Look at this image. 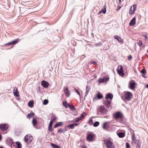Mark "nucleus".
<instances>
[{
	"label": "nucleus",
	"mask_w": 148,
	"mask_h": 148,
	"mask_svg": "<svg viewBox=\"0 0 148 148\" xmlns=\"http://www.w3.org/2000/svg\"><path fill=\"white\" fill-rule=\"evenodd\" d=\"M146 87L147 88H148V83L146 84Z\"/></svg>",
	"instance_id": "e2e57ef3"
},
{
	"label": "nucleus",
	"mask_w": 148,
	"mask_h": 148,
	"mask_svg": "<svg viewBox=\"0 0 148 148\" xmlns=\"http://www.w3.org/2000/svg\"><path fill=\"white\" fill-rule=\"evenodd\" d=\"M34 115L35 113L32 111L27 115V117L28 118L30 119L32 116L34 117Z\"/></svg>",
	"instance_id": "bb28decb"
},
{
	"label": "nucleus",
	"mask_w": 148,
	"mask_h": 148,
	"mask_svg": "<svg viewBox=\"0 0 148 148\" xmlns=\"http://www.w3.org/2000/svg\"><path fill=\"white\" fill-rule=\"evenodd\" d=\"M130 132L132 134H132H133L134 133V130H132V129H130Z\"/></svg>",
	"instance_id": "4d7b16f0"
},
{
	"label": "nucleus",
	"mask_w": 148,
	"mask_h": 148,
	"mask_svg": "<svg viewBox=\"0 0 148 148\" xmlns=\"http://www.w3.org/2000/svg\"><path fill=\"white\" fill-rule=\"evenodd\" d=\"M104 143L106 144V146L107 148H114L115 146L114 144L110 140H103Z\"/></svg>",
	"instance_id": "f03ea898"
},
{
	"label": "nucleus",
	"mask_w": 148,
	"mask_h": 148,
	"mask_svg": "<svg viewBox=\"0 0 148 148\" xmlns=\"http://www.w3.org/2000/svg\"><path fill=\"white\" fill-rule=\"evenodd\" d=\"M24 140L25 142L29 143L32 140L33 137L30 135L29 136L28 135H27L25 136Z\"/></svg>",
	"instance_id": "423d86ee"
},
{
	"label": "nucleus",
	"mask_w": 148,
	"mask_h": 148,
	"mask_svg": "<svg viewBox=\"0 0 148 148\" xmlns=\"http://www.w3.org/2000/svg\"><path fill=\"white\" fill-rule=\"evenodd\" d=\"M41 84L42 86L45 88H47L49 85V84L45 80H42L41 82Z\"/></svg>",
	"instance_id": "2eb2a0df"
},
{
	"label": "nucleus",
	"mask_w": 148,
	"mask_h": 148,
	"mask_svg": "<svg viewBox=\"0 0 148 148\" xmlns=\"http://www.w3.org/2000/svg\"><path fill=\"white\" fill-rule=\"evenodd\" d=\"M56 119H57V118L56 117L54 116V117L53 119H52V120H53V121H54H54L55 120H56Z\"/></svg>",
	"instance_id": "13d9d810"
},
{
	"label": "nucleus",
	"mask_w": 148,
	"mask_h": 148,
	"mask_svg": "<svg viewBox=\"0 0 148 148\" xmlns=\"http://www.w3.org/2000/svg\"><path fill=\"white\" fill-rule=\"evenodd\" d=\"M57 132L58 133H64V130H63L62 128H60L58 130Z\"/></svg>",
	"instance_id": "79ce46f5"
},
{
	"label": "nucleus",
	"mask_w": 148,
	"mask_h": 148,
	"mask_svg": "<svg viewBox=\"0 0 148 148\" xmlns=\"http://www.w3.org/2000/svg\"><path fill=\"white\" fill-rule=\"evenodd\" d=\"M117 71L118 74L121 77H123L124 76V73H123V68L122 66H121L119 68V66H118L117 68Z\"/></svg>",
	"instance_id": "6e6552de"
},
{
	"label": "nucleus",
	"mask_w": 148,
	"mask_h": 148,
	"mask_svg": "<svg viewBox=\"0 0 148 148\" xmlns=\"http://www.w3.org/2000/svg\"><path fill=\"white\" fill-rule=\"evenodd\" d=\"M82 148H87L85 146H83L82 147Z\"/></svg>",
	"instance_id": "338daca9"
},
{
	"label": "nucleus",
	"mask_w": 148,
	"mask_h": 148,
	"mask_svg": "<svg viewBox=\"0 0 148 148\" xmlns=\"http://www.w3.org/2000/svg\"><path fill=\"white\" fill-rule=\"evenodd\" d=\"M8 140L9 143L11 144V148H13V147H14L15 144L14 143L13 139L11 138H10L8 139Z\"/></svg>",
	"instance_id": "a878e982"
},
{
	"label": "nucleus",
	"mask_w": 148,
	"mask_h": 148,
	"mask_svg": "<svg viewBox=\"0 0 148 148\" xmlns=\"http://www.w3.org/2000/svg\"><path fill=\"white\" fill-rule=\"evenodd\" d=\"M140 73L142 74V76L145 78H147V77L145 75L146 73V70L144 69H142L140 71Z\"/></svg>",
	"instance_id": "c85d7f7f"
},
{
	"label": "nucleus",
	"mask_w": 148,
	"mask_h": 148,
	"mask_svg": "<svg viewBox=\"0 0 148 148\" xmlns=\"http://www.w3.org/2000/svg\"><path fill=\"white\" fill-rule=\"evenodd\" d=\"M2 136L0 134V141H1V139H2Z\"/></svg>",
	"instance_id": "052dcab7"
},
{
	"label": "nucleus",
	"mask_w": 148,
	"mask_h": 148,
	"mask_svg": "<svg viewBox=\"0 0 148 148\" xmlns=\"http://www.w3.org/2000/svg\"><path fill=\"white\" fill-rule=\"evenodd\" d=\"M73 124H74V125L77 126L79 125V123H73Z\"/></svg>",
	"instance_id": "bf43d9fd"
},
{
	"label": "nucleus",
	"mask_w": 148,
	"mask_h": 148,
	"mask_svg": "<svg viewBox=\"0 0 148 148\" xmlns=\"http://www.w3.org/2000/svg\"><path fill=\"white\" fill-rule=\"evenodd\" d=\"M117 134L118 136L121 138H122L124 137L125 135V133L122 132H119L117 133Z\"/></svg>",
	"instance_id": "aec40b11"
},
{
	"label": "nucleus",
	"mask_w": 148,
	"mask_h": 148,
	"mask_svg": "<svg viewBox=\"0 0 148 148\" xmlns=\"http://www.w3.org/2000/svg\"><path fill=\"white\" fill-rule=\"evenodd\" d=\"M143 36L145 38V40H146L148 38L147 35H143Z\"/></svg>",
	"instance_id": "6e6d98bb"
},
{
	"label": "nucleus",
	"mask_w": 148,
	"mask_h": 148,
	"mask_svg": "<svg viewBox=\"0 0 148 148\" xmlns=\"http://www.w3.org/2000/svg\"><path fill=\"white\" fill-rule=\"evenodd\" d=\"M15 88H14L13 89V94L16 97H18L19 95L17 89L16 88V91L15 90Z\"/></svg>",
	"instance_id": "c756f323"
},
{
	"label": "nucleus",
	"mask_w": 148,
	"mask_h": 148,
	"mask_svg": "<svg viewBox=\"0 0 148 148\" xmlns=\"http://www.w3.org/2000/svg\"><path fill=\"white\" fill-rule=\"evenodd\" d=\"M90 87L88 86H86V90L85 94L84 97H86L88 94V93L90 90Z\"/></svg>",
	"instance_id": "473e14b6"
},
{
	"label": "nucleus",
	"mask_w": 148,
	"mask_h": 148,
	"mask_svg": "<svg viewBox=\"0 0 148 148\" xmlns=\"http://www.w3.org/2000/svg\"><path fill=\"white\" fill-rule=\"evenodd\" d=\"M138 44L139 46H141L143 44L142 41L141 40H139L138 42L137 43Z\"/></svg>",
	"instance_id": "a18cd8bd"
},
{
	"label": "nucleus",
	"mask_w": 148,
	"mask_h": 148,
	"mask_svg": "<svg viewBox=\"0 0 148 148\" xmlns=\"http://www.w3.org/2000/svg\"><path fill=\"white\" fill-rule=\"evenodd\" d=\"M88 123L89 125H91L93 123V121L92 119H90L89 121H88Z\"/></svg>",
	"instance_id": "37998d69"
},
{
	"label": "nucleus",
	"mask_w": 148,
	"mask_h": 148,
	"mask_svg": "<svg viewBox=\"0 0 148 148\" xmlns=\"http://www.w3.org/2000/svg\"><path fill=\"white\" fill-rule=\"evenodd\" d=\"M67 126H68L70 129H73L74 128V124H73L67 125Z\"/></svg>",
	"instance_id": "e433bc0d"
},
{
	"label": "nucleus",
	"mask_w": 148,
	"mask_h": 148,
	"mask_svg": "<svg viewBox=\"0 0 148 148\" xmlns=\"http://www.w3.org/2000/svg\"><path fill=\"white\" fill-rule=\"evenodd\" d=\"M86 115V112H83L79 116L80 118H81V119H82Z\"/></svg>",
	"instance_id": "c9c22d12"
},
{
	"label": "nucleus",
	"mask_w": 148,
	"mask_h": 148,
	"mask_svg": "<svg viewBox=\"0 0 148 148\" xmlns=\"http://www.w3.org/2000/svg\"><path fill=\"white\" fill-rule=\"evenodd\" d=\"M99 110L100 112L104 114H106L108 112V110L103 106H101L99 107Z\"/></svg>",
	"instance_id": "9d476101"
},
{
	"label": "nucleus",
	"mask_w": 148,
	"mask_h": 148,
	"mask_svg": "<svg viewBox=\"0 0 148 148\" xmlns=\"http://www.w3.org/2000/svg\"><path fill=\"white\" fill-rule=\"evenodd\" d=\"M99 121H95L93 124V126L94 127H97L99 125Z\"/></svg>",
	"instance_id": "f704fd0d"
},
{
	"label": "nucleus",
	"mask_w": 148,
	"mask_h": 148,
	"mask_svg": "<svg viewBox=\"0 0 148 148\" xmlns=\"http://www.w3.org/2000/svg\"><path fill=\"white\" fill-rule=\"evenodd\" d=\"M75 92H76L78 95L80 97V94L79 90L77 89H75Z\"/></svg>",
	"instance_id": "8fccbe9b"
},
{
	"label": "nucleus",
	"mask_w": 148,
	"mask_h": 148,
	"mask_svg": "<svg viewBox=\"0 0 148 148\" xmlns=\"http://www.w3.org/2000/svg\"><path fill=\"white\" fill-rule=\"evenodd\" d=\"M95 137L96 135L90 132L87 134L86 139L89 141H92L95 140Z\"/></svg>",
	"instance_id": "7ed1b4c3"
},
{
	"label": "nucleus",
	"mask_w": 148,
	"mask_h": 148,
	"mask_svg": "<svg viewBox=\"0 0 148 148\" xmlns=\"http://www.w3.org/2000/svg\"><path fill=\"white\" fill-rule=\"evenodd\" d=\"M106 5H103L102 9L101 10V12L103 14H105L106 12Z\"/></svg>",
	"instance_id": "2f4dec72"
},
{
	"label": "nucleus",
	"mask_w": 148,
	"mask_h": 148,
	"mask_svg": "<svg viewBox=\"0 0 148 148\" xmlns=\"http://www.w3.org/2000/svg\"><path fill=\"white\" fill-rule=\"evenodd\" d=\"M132 6L130 9L129 14H134L133 12V10H132Z\"/></svg>",
	"instance_id": "c03bdc74"
},
{
	"label": "nucleus",
	"mask_w": 148,
	"mask_h": 148,
	"mask_svg": "<svg viewBox=\"0 0 148 148\" xmlns=\"http://www.w3.org/2000/svg\"><path fill=\"white\" fill-rule=\"evenodd\" d=\"M53 122L54 121H53V120H51L49 123V125L51 126H52V125Z\"/></svg>",
	"instance_id": "09e8293b"
},
{
	"label": "nucleus",
	"mask_w": 148,
	"mask_h": 148,
	"mask_svg": "<svg viewBox=\"0 0 148 148\" xmlns=\"http://www.w3.org/2000/svg\"><path fill=\"white\" fill-rule=\"evenodd\" d=\"M34 101L31 100L29 101L28 103V106L30 108H32L34 106Z\"/></svg>",
	"instance_id": "cd10ccee"
},
{
	"label": "nucleus",
	"mask_w": 148,
	"mask_h": 148,
	"mask_svg": "<svg viewBox=\"0 0 148 148\" xmlns=\"http://www.w3.org/2000/svg\"><path fill=\"white\" fill-rule=\"evenodd\" d=\"M16 144H15L14 147L15 146L16 148H21L22 145L21 143L19 141H17L16 142Z\"/></svg>",
	"instance_id": "b1692460"
},
{
	"label": "nucleus",
	"mask_w": 148,
	"mask_h": 148,
	"mask_svg": "<svg viewBox=\"0 0 148 148\" xmlns=\"http://www.w3.org/2000/svg\"><path fill=\"white\" fill-rule=\"evenodd\" d=\"M32 123L33 125V127L35 128L36 129H38L39 128L37 127L38 126V122L37 121L36 118L35 117H34L32 120Z\"/></svg>",
	"instance_id": "f8f14e48"
},
{
	"label": "nucleus",
	"mask_w": 148,
	"mask_h": 148,
	"mask_svg": "<svg viewBox=\"0 0 148 148\" xmlns=\"http://www.w3.org/2000/svg\"><path fill=\"white\" fill-rule=\"evenodd\" d=\"M63 105L66 108H67L68 107L66 101H63Z\"/></svg>",
	"instance_id": "a19ab883"
},
{
	"label": "nucleus",
	"mask_w": 148,
	"mask_h": 148,
	"mask_svg": "<svg viewBox=\"0 0 148 148\" xmlns=\"http://www.w3.org/2000/svg\"><path fill=\"white\" fill-rule=\"evenodd\" d=\"M103 98L102 95L99 92H98L97 95V97H95L94 98L96 99L97 98L98 99H100Z\"/></svg>",
	"instance_id": "6ab92c4d"
},
{
	"label": "nucleus",
	"mask_w": 148,
	"mask_h": 148,
	"mask_svg": "<svg viewBox=\"0 0 148 148\" xmlns=\"http://www.w3.org/2000/svg\"><path fill=\"white\" fill-rule=\"evenodd\" d=\"M68 106L70 109V110H73L75 109V108L74 106L73 105H71L69 104H68Z\"/></svg>",
	"instance_id": "72a5a7b5"
},
{
	"label": "nucleus",
	"mask_w": 148,
	"mask_h": 148,
	"mask_svg": "<svg viewBox=\"0 0 148 148\" xmlns=\"http://www.w3.org/2000/svg\"><path fill=\"white\" fill-rule=\"evenodd\" d=\"M8 127V125L6 124H0V129L2 131H5L7 130Z\"/></svg>",
	"instance_id": "9b49d317"
},
{
	"label": "nucleus",
	"mask_w": 148,
	"mask_h": 148,
	"mask_svg": "<svg viewBox=\"0 0 148 148\" xmlns=\"http://www.w3.org/2000/svg\"><path fill=\"white\" fill-rule=\"evenodd\" d=\"M119 3L120 4L121 3V0H119Z\"/></svg>",
	"instance_id": "0e129e2a"
},
{
	"label": "nucleus",
	"mask_w": 148,
	"mask_h": 148,
	"mask_svg": "<svg viewBox=\"0 0 148 148\" xmlns=\"http://www.w3.org/2000/svg\"><path fill=\"white\" fill-rule=\"evenodd\" d=\"M67 126V125H66L65 126L64 128V129L63 130H64V132L68 130V129H67V127H68V126Z\"/></svg>",
	"instance_id": "864d4df0"
},
{
	"label": "nucleus",
	"mask_w": 148,
	"mask_h": 148,
	"mask_svg": "<svg viewBox=\"0 0 148 148\" xmlns=\"http://www.w3.org/2000/svg\"><path fill=\"white\" fill-rule=\"evenodd\" d=\"M132 56L131 55H130L128 56V60H132Z\"/></svg>",
	"instance_id": "603ef678"
},
{
	"label": "nucleus",
	"mask_w": 148,
	"mask_h": 148,
	"mask_svg": "<svg viewBox=\"0 0 148 148\" xmlns=\"http://www.w3.org/2000/svg\"><path fill=\"white\" fill-rule=\"evenodd\" d=\"M125 92V99L127 101H130L133 95L131 92L127 91H124Z\"/></svg>",
	"instance_id": "20e7f679"
},
{
	"label": "nucleus",
	"mask_w": 148,
	"mask_h": 148,
	"mask_svg": "<svg viewBox=\"0 0 148 148\" xmlns=\"http://www.w3.org/2000/svg\"><path fill=\"white\" fill-rule=\"evenodd\" d=\"M19 40V39H15L14 40H13V41L9 42L8 43H7L5 44L6 45H14L16 44H17L18 42V40Z\"/></svg>",
	"instance_id": "f3484780"
},
{
	"label": "nucleus",
	"mask_w": 148,
	"mask_h": 148,
	"mask_svg": "<svg viewBox=\"0 0 148 148\" xmlns=\"http://www.w3.org/2000/svg\"><path fill=\"white\" fill-rule=\"evenodd\" d=\"M51 145L53 148H60L61 146L54 143H51Z\"/></svg>",
	"instance_id": "7c9ffc66"
},
{
	"label": "nucleus",
	"mask_w": 148,
	"mask_h": 148,
	"mask_svg": "<svg viewBox=\"0 0 148 148\" xmlns=\"http://www.w3.org/2000/svg\"><path fill=\"white\" fill-rule=\"evenodd\" d=\"M96 63V62L95 61H93L92 62H90V64H95Z\"/></svg>",
	"instance_id": "5fc2aeb1"
},
{
	"label": "nucleus",
	"mask_w": 148,
	"mask_h": 148,
	"mask_svg": "<svg viewBox=\"0 0 148 148\" xmlns=\"http://www.w3.org/2000/svg\"><path fill=\"white\" fill-rule=\"evenodd\" d=\"M132 7L133 8V13L134 14L135 11L136 10V5H135L134 4H133L132 6Z\"/></svg>",
	"instance_id": "4c0bfd02"
},
{
	"label": "nucleus",
	"mask_w": 148,
	"mask_h": 148,
	"mask_svg": "<svg viewBox=\"0 0 148 148\" xmlns=\"http://www.w3.org/2000/svg\"><path fill=\"white\" fill-rule=\"evenodd\" d=\"M123 116V114L119 111L115 112L113 114V117L116 120L122 118Z\"/></svg>",
	"instance_id": "39448f33"
},
{
	"label": "nucleus",
	"mask_w": 148,
	"mask_h": 148,
	"mask_svg": "<svg viewBox=\"0 0 148 148\" xmlns=\"http://www.w3.org/2000/svg\"><path fill=\"white\" fill-rule=\"evenodd\" d=\"M52 126H49V125L48 127V130L49 131L51 132L52 131Z\"/></svg>",
	"instance_id": "de8ad7c7"
},
{
	"label": "nucleus",
	"mask_w": 148,
	"mask_h": 148,
	"mask_svg": "<svg viewBox=\"0 0 148 148\" xmlns=\"http://www.w3.org/2000/svg\"><path fill=\"white\" fill-rule=\"evenodd\" d=\"M126 148H130V144L126 142Z\"/></svg>",
	"instance_id": "49530a36"
},
{
	"label": "nucleus",
	"mask_w": 148,
	"mask_h": 148,
	"mask_svg": "<svg viewBox=\"0 0 148 148\" xmlns=\"http://www.w3.org/2000/svg\"><path fill=\"white\" fill-rule=\"evenodd\" d=\"M102 13V12H101V10L98 13V14H99L101 13Z\"/></svg>",
	"instance_id": "69168bd1"
},
{
	"label": "nucleus",
	"mask_w": 148,
	"mask_h": 148,
	"mask_svg": "<svg viewBox=\"0 0 148 148\" xmlns=\"http://www.w3.org/2000/svg\"><path fill=\"white\" fill-rule=\"evenodd\" d=\"M121 8V7L120 6H119V7H118L117 8V10H119Z\"/></svg>",
	"instance_id": "680f3d73"
},
{
	"label": "nucleus",
	"mask_w": 148,
	"mask_h": 148,
	"mask_svg": "<svg viewBox=\"0 0 148 148\" xmlns=\"http://www.w3.org/2000/svg\"><path fill=\"white\" fill-rule=\"evenodd\" d=\"M119 121L121 123L123 124H125L126 120L124 118L123 116L122 117V118H121L119 119Z\"/></svg>",
	"instance_id": "4be33fe9"
},
{
	"label": "nucleus",
	"mask_w": 148,
	"mask_h": 148,
	"mask_svg": "<svg viewBox=\"0 0 148 148\" xmlns=\"http://www.w3.org/2000/svg\"><path fill=\"white\" fill-rule=\"evenodd\" d=\"M82 120L81 118H80L79 116L78 117L76 118L75 120H74V122H78L79 121Z\"/></svg>",
	"instance_id": "ea45409f"
},
{
	"label": "nucleus",
	"mask_w": 148,
	"mask_h": 148,
	"mask_svg": "<svg viewBox=\"0 0 148 148\" xmlns=\"http://www.w3.org/2000/svg\"><path fill=\"white\" fill-rule=\"evenodd\" d=\"M136 18L134 17L130 21L129 23V25L130 26H134L136 24Z\"/></svg>",
	"instance_id": "a211bd4d"
},
{
	"label": "nucleus",
	"mask_w": 148,
	"mask_h": 148,
	"mask_svg": "<svg viewBox=\"0 0 148 148\" xmlns=\"http://www.w3.org/2000/svg\"><path fill=\"white\" fill-rule=\"evenodd\" d=\"M49 101L47 99H45L43 102V104L44 105H46L48 103Z\"/></svg>",
	"instance_id": "58836bf2"
},
{
	"label": "nucleus",
	"mask_w": 148,
	"mask_h": 148,
	"mask_svg": "<svg viewBox=\"0 0 148 148\" xmlns=\"http://www.w3.org/2000/svg\"><path fill=\"white\" fill-rule=\"evenodd\" d=\"M109 80V76L108 75H106L102 79L100 78L98 79V83L101 84L104 82H106Z\"/></svg>",
	"instance_id": "0eeeda50"
},
{
	"label": "nucleus",
	"mask_w": 148,
	"mask_h": 148,
	"mask_svg": "<svg viewBox=\"0 0 148 148\" xmlns=\"http://www.w3.org/2000/svg\"><path fill=\"white\" fill-rule=\"evenodd\" d=\"M0 148H4L2 146H0Z\"/></svg>",
	"instance_id": "774afa93"
},
{
	"label": "nucleus",
	"mask_w": 148,
	"mask_h": 148,
	"mask_svg": "<svg viewBox=\"0 0 148 148\" xmlns=\"http://www.w3.org/2000/svg\"><path fill=\"white\" fill-rule=\"evenodd\" d=\"M63 124V123L62 122H58L56 123L54 125L55 128H57L62 126Z\"/></svg>",
	"instance_id": "393cba45"
},
{
	"label": "nucleus",
	"mask_w": 148,
	"mask_h": 148,
	"mask_svg": "<svg viewBox=\"0 0 148 148\" xmlns=\"http://www.w3.org/2000/svg\"><path fill=\"white\" fill-rule=\"evenodd\" d=\"M64 91L65 93L66 94L67 97H69L70 93L68 87H64Z\"/></svg>",
	"instance_id": "dca6fc26"
},
{
	"label": "nucleus",
	"mask_w": 148,
	"mask_h": 148,
	"mask_svg": "<svg viewBox=\"0 0 148 148\" xmlns=\"http://www.w3.org/2000/svg\"><path fill=\"white\" fill-rule=\"evenodd\" d=\"M113 96L112 94L108 93L106 95L105 98L106 100L109 99V100L111 101L113 99Z\"/></svg>",
	"instance_id": "4468645a"
},
{
	"label": "nucleus",
	"mask_w": 148,
	"mask_h": 148,
	"mask_svg": "<svg viewBox=\"0 0 148 148\" xmlns=\"http://www.w3.org/2000/svg\"><path fill=\"white\" fill-rule=\"evenodd\" d=\"M111 101L109 100H106L103 102L104 104L106 106L107 109H109V108L111 107Z\"/></svg>",
	"instance_id": "ddd939ff"
},
{
	"label": "nucleus",
	"mask_w": 148,
	"mask_h": 148,
	"mask_svg": "<svg viewBox=\"0 0 148 148\" xmlns=\"http://www.w3.org/2000/svg\"><path fill=\"white\" fill-rule=\"evenodd\" d=\"M132 142L133 143V145H136L137 148H140L141 143L138 140H136L135 138V134L134 133L132 134Z\"/></svg>",
	"instance_id": "f257e3e1"
},
{
	"label": "nucleus",
	"mask_w": 148,
	"mask_h": 148,
	"mask_svg": "<svg viewBox=\"0 0 148 148\" xmlns=\"http://www.w3.org/2000/svg\"><path fill=\"white\" fill-rule=\"evenodd\" d=\"M109 126L108 125V123L107 122H105L104 123L102 127L103 129L107 130L108 129Z\"/></svg>",
	"instance_id": "412c9836"
},
{
	"label": "nucleus",
	"mask_w": 148,
	"mask_h": 148,
	"mask_svg": "<svg viewBox=\"0 0 148 148\" xmlns=\"http://www.w3.org/2000/svg\"><path fill=\"white\" fill-rule=\"evenodd\" d=\"M114 38L115 39H116L119 42H120L121 43L123 42V40H122L119 36L117 35H115L114 36Z\"/></svg>",
	"instance_id": "5701e85b"
},
{
	"label": "nucleus",
	"mask_w": 148,
	"mask_h": 148,
	"mask_svg": "<svg viewBox=\"0 0 148 148\" xmlns=\"http://www.w3.org/2000/svg\"><path fill=\"white\" fill-rule=\"evenodd\" d=\"M101 43L100 42H99L98 43H96L95 44V45L96 46H101Z\"/></svg>",
	"instance_id": "3c124183"
},
{
	"label": "nucleus",
	"mask_w": 148,
	"mask_h": 148,
	"mask_svg": "<svg viewBox=\"0 0 148 148\" xmlns=\"http://www.w3.org/2000/svg\"><path fill=\"white\" fill-rule=\"evenodd\" d=\"M136 85V83L135 81L134 80H133L132 81V82L131 81L129 82V87L130 89L134 90L135 88V86Z\"/></svg>",
	"instance_id": "1a4fd4ad"
}]
</instances>
